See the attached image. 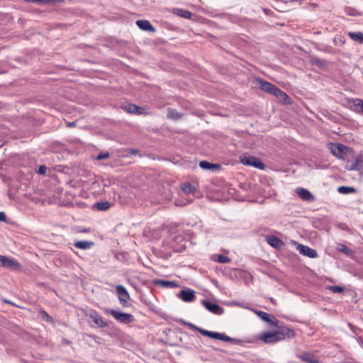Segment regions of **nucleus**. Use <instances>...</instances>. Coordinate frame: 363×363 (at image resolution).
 <instances>
[{
    "label": "nucleus",
    "instance_id": "1",
    "mask_svg": "<svg viewBox=\"0 0 363 363\" xmlns=\"http://www.w3.org/2000/svg\"><path fill=\"white\" fill-rule=\"evenodd\" d=\"M330 152L336 157L345 161L347 163L350 162V159L354 157V150L341 143H332L330 144Z\"/></svg>",
    "mask_w": 363,
    "mask_h": 363
},
{
    "label": "nucleus",
    "instance_id": "2",
    "mask_svg": "<svg viewBox=\"0 0 363 363\" xmlns=\"http://www.w3.org/2000/svg\"><path fill=\"white\" fill-rule=\"evenodd\" d=\"M187 326L194 330L198 331L199 333H201L202 335L211 337L212 339L218 340L227 342H231V343H238L239 342L238 340L230 337L228 335H226L225 333H220L218 332H213V331H209L205 329H203L201 328H199L198 326L195 325L194 324L191 323H189L187 324Z\"/></svg>",
    "mask_w": 363,
    "mask_h": 363
},
{
    "label": "nucleus",
    "instance_id": "3",
    "mask_svg": "<svg viewBox=\"0 0 363 363\" xmlns=\"http://www.w3.org/2000/svg\"><path fill=\"white\" fill-rule=\"evenodd\" d=\"M294 331L274 318V342L283 340L285 338H291L294 336Z\"/></svg>",
    "mask_w": 363,
    "mask_h": 363
},
{
    "label": "nucleus",
    "instance_id": "4",
    "mask_svg": "<svg viewBox=\"0 0 363 363\" xmlns=\"http://www.w3.org/2000/svg\"><path fill=\"white\" fill-rule=\"evenodd\" d=\"M106 311L108 314L111 315L120 323L129 324L135 321V318L132 314L114 309H106Z\"/></svg>",
    "mask_w": 363,
    "mask_h": 363
},
{
    "label": "nucleus",
    "instance_id": "5",
    "mask_svg": "<svg viewBox=\"0 0 363 363\" xmlns=\"http://www.w3.org/2000/svg\"><path fill=\"white\" fill-rule=\"evenodd\" d=\"M242 164L249 167H253L259 169H264L265 164L258 158L251 155H242L240 157Z\"/></svg>",
    "mask_w": 363,
    "mask_h": 363
},
{
    "label": "nucleus",
    "instance_id": "6",
    "mask_svg": "<svg viewBox=\"0 0 363 363\" xmlns=\"http://www.w3.org/2000/svg\"><path fill=\"white\" fill-rule=\"evenodd\" d=\"M0 267L11 270H18L21 268V264L13 258L0 255Z\"/></svg>",
    "mask_w": 363,
    "mask_h": 363
},
{
    "label": "nucleus",
    "instance_id": "7",
    "mask_svg": "<svg viewBox=\"0 0 363 363\" xmlns=\"http://www.w3.org/2000/svg\"><path fill=\"white\" fill-rule=\"evenodd\" d=\"M201 303L207 311L215 315H222L224 313V308L216 303H211L207 299H202Z\"/></svg>",
    "mask_w": 363,
    "mask_h": 363
},
{
    "label": "nucleus",
    "instance_id": "8",
    "mask_svg": "<svg viewBox=\"0 0 363 363\" xmlns=\"http://www.w3.org/2000/svg\"><path fill=\"white\" fill-rule=\"evenodd\" d=\"M345 167L350 171L362 169L363 167V155L359 154L358 156H355L354 155L353 158L350 159V162L346 164Z\"/></svg>",
    "mask_w": 363,
    "mask_h": 363
},
{
    "label": "nucleus",
    "instance_id": "9",
    "mask_svg": "<svg viewBox=\"0 0 363 363\" xmlns=\"http://www.w3.org/2000/svg\"><path fill=\"white\" fill-rule=\"evenodd\" d=\"M121 108L129 113L136 114V115H144L147 114L145 108L142 106H139L134 104H126L121 106Z\"/></svg>",
    "mask_w": 363,
    "mask_h": 363
},
{
    "label": "nucleus",
    "instance_id": "10",
    "mask_svg": "<svg viewBox=\"0 0 363 363\" xmlns=\"http://www.w3.org/2000/svg\"><path fill=\"white\" fill-rule=\"evenodd\" d=\"M116 291L118 295L120 303L123 307H126L128 306V300L130 299V295L127 289L123 285H117Z\"/></svg>",
    "mask_w": 363,
    "mask_h": 363
},
{
    "label": "nucleus",
    "instance_id": "11",
    "mask_svg": "<svg viewBox=\"0 0 363 363\" xmlns=\"http://www.w3.org/2000/svg\"><path fill=\"white\" fill-rule=\"evenodd\" d=\"M274 96H275L278 99L279 102L283 105L291 104V101L289 95L275 86H274Z\"/></svg>",
    "mask_w": 363,
    "mask_h": 363
},
{
    "label": "nucleus",
    "instance_id": "12",
    "mask_svg": "<svg viewBox=\"0 0 363 363\" xmlns=\"http://www.w3.org/2000/svg\"><path fill=\"white\" fill-rule=\"evenodd\" d=\"M296 249L301 255L310 258H316L318 256L315 250L301 244H298Z\"/></svg>",
    "mask_w": 363,
    "mask_h": 363
},
{
    "label": "nucleus",
    "instance_id": "13",
    "mask_svg": "<svg viewBox=\"0 0 363 363\" xmlns=\"http://www.w3.org/2000/svg\"><path fill=\"white\" fill-rule=\"evenodd\" d=\"M177 297L181 298L184 302H192L195 298V292L191 289H185L180 291L177 294Z\"/></svg>",
    "mask_w": 363,
    "mask_h": 363
},
{
    "label": "nucleus",
    "instance_id": "14",
    "mask_svg": "<svg viewBox=\"0 0 363 363\" xmlns=\"http://www.w3.org/2000/svg\"><path fill=\"white\" fill-rule=\"evenodd\" d=\"M199 167L204 170L214 172H219L221 170L222 167L220 164L211 163L206 160H202L199 162Z\"/></svg>",
    "mask_w": 363,
    "mask_h": 363
},
{
    "label": "nucleus",
    "instance_id": "15",
    "mask_svg": "<svg viewBox=\"0 0 363 363\" xmlns=\"http://www.w3.org/2000/svg\"><path fill=\"white\" fill-rule=\"evenodd\" d=\"M296 193L303 201H312L315 199L313 194L306 189L302 187L297 188Z\"/></svg>",
    "mask_w": 363,
    "mask_h": 363
},
{
    "label": "nucleus",
    "instance_id": "16",
    "mask_svg": "<svg viewBox=\"0 0 363 363\" xmlns=\"http://www.w3.org/2000/svg\"><path fill=\"white\" fill-rule=\"evenodd\" d=\"M257 233L261 236H264L265 240L267 243L272 247V234L270 233V230L266 227H260L257 230Z\"/></svg>",
    "mask_w": 363,
    "mask_h": 363
},
{
    "label": "nucleus",
    "instance_id": "17",
    "mask_svg": "<svg viewBox=\"0 0 363 363\" xmlns=\"http://www.w3.org/2000/svg\"><path fill=\"white\" fill-rule=\"evenodd\" d=\"M136 25L138 28L145 31L155 32V28L147 20H138Z\"/></svg>",
    "mask_w": 363,
    "mask_h": 363
},
{
    "label": "nucleus",
    "instance_id": "18",
    "mask_svg": "<svg viewBox=\"0 0 363 363\" xmlns=\"http://www.w3.org/2000/svg\"><path fill=\"white\" fill-rule=\"evenodd\" d=\"M297 357L306 363H319L318 359L311 353L303 352L297 354Z\"/></svg>",
    "mask_w": 363,
    "mask_h": 363
},
{
    "label": "nucleus",
    "instance_id": "19",
    "mask_svg": "<svg viewBox=\"0 0 363 363\" xmlns=\"http://www.w3.org/2000/svg\"><path fill=\"white\" fill-rule=\"evenodd\" d=\"M352 106L350 109L355 113H362L363 110V100L360 99H352L350 101Z\"/></svg>",
    "mask_w": 363,
    "mask_h": 363
},
{
    "label": "nucleus",
    "instance_id": "20",
    "mask_svg": "<svg viewBox=\"0 0 363 363\" xmlns=\"http://www.w3.org/2000/svg\"><path fill=\"white\" fill-rule=\"evenodd\" d=\"M89 317L98 327L106 328L108 326L107 323L104 321L102 317L96 311L92 312Z\"/></svg>",
    "mask_w": 363,
    "mask_h": 363
},
{
    "label": "nucleus",
    "instance_id": "21",
    "mask_svg": "<svg viewBox=\"0 0 363 363\" xmlns=\"http://www.w3.org/2000/svg\"><path fill=\"white\" fill-rule=\"evenodd\" d=\"M256 84L259 86L260 89L269 94H272V84L267 82L262 79H256Z\"/></svg>",
    "mask_w": 363,
    "mask_h": 363
},
{
    "label": "nucleus",
    "instance_id": "22",
    "mask_svg": "<svg viewBox=\"0 0 363 363\" xmlns=\"http://www.w3.org/2000/svg\"><path fill=\"white\" fill-rule=\"evenodd\" d=\"M172 13L186 19H190L193 16V13L191 11L179 8L172 9Z\"/></svg>",
    "mask_w": 363,
    "mask_h": 363
},
{
    "label": "nucleus",
    "instance_id": "23",
    "mask_svg": "<svg viewBox=\"0 0 363 363\" xmlns=\"http://www.w3.org/2000/svg\"><path fill=\"white\" fill-rule=\"evenodd\" d=\"M94 245V242L93 241L88 240H78L74 243V246L76 248L81 250H88L91 249Z\"/></svg>",
    "mask_w": 363,
    "mask_h": 363
},
{
    "label": "nucleus",
    "instance_id": "24",
    "mask_svg": "<svg viewBox=\"0 0 363 363\" xmlns=\"http://www.w3.org/2000/svg\"><path fill=\"white\" fill-rule=\"evenodd\" d=\"M111 205L112 203L107 201H99L93 205L92 209H96L99 211H107Z\"/></svg>",
    "mask_w": 363,
    "mask_h": 363
},
{
    "label": "nucleus",
    "instance_id": "25",
    "mask_svg": "<svg viewBox=\"0 0 363 363\" xmlns=\"http://www.w3.org/2000/svg\"><path fill=\"white\" fill-rule=\"evenodd\" d=\"M336 249L337 251L344 253L350 257H352L354 255V252L353 250L347 247L345 245L342 243H337Z\"/></svg>",
    "mask_w": 363,
    "mask_h": 363
},
{
    "label": "nucleus",
    "instance_id": "26",
    "mask_svg": "<svg viewBox=\"0 0 363 363\" xmlns=\"http://www.w3.org/2000/svg\"><path fill=\"white\" fill-rule=\"evenodd\" d=\"M257 339L262 341L264 343H272V330L262 333L261 334L259 335Z\"/></svg>",
    "mask_w": 363,
    "mask_h": 363
},
{
    "label": "nucleus",
    "instance_id": "27",
    "mask_svg": "<svg viewBox=\"0 0 363 363\" xmlns=\"http://www.w3.org/2000/svg\"><path fill=\"white\" fill-rule=\"evenodd\" d=\"M155 284H157V285H160L165 288H175V287L178 286V284L175 281L162 280V279L155 280Z\"/></svg>",
    "mask_w": 363,
    "mask_h": 363
},
{
    "label": "nucleus",
    "instance_id": "28",
    "mask_svg": "<svg viewBox=\"0 0 363 363\" xmlns=\"http://www.w3.org/2000/svg\"><path fill=\"white\" fill-rule=\"evenodd\" d=\"M181 189L185 194H194L196 191V186H193L190 182L182 184Z\"/></svg>",
    "mask_w": 363,
    "mask_h": 363
},
{
    "label": "nucleus",
    "instance_id": "29",
    "mask_svg": "<svg viewBox=\"0 0 363 363\" xmlns=\"http://www.w3.org/2000/svg\"><path fill=\"white\" fill-rule=\"evenodd\" d=\"M167 118L177 121L181 119V118L183 116V114L181 113H179L177 110L174 108H168L167 110Z\"/></svg>",
    "mask_w": 363,
    "mask_h": 363
},
{
    "label": "nucleus",
    "instance_id": "30",
    "mask_svg": "<svg viewBox=\"0 0 363 363\" xmlns=\"http://www.w3.org/2000/svg\"><path fill=\"white\" fill-rule=\"evenodd\" d=\"M350 38L356 42L363 44V33L362 32H350L348 33Z\"/></svg>",
    "mask_w": 363,
    "mask_h": 363
},
{
    "label": "nucleus",
    "instance_id": "31",
    "mask_svg": "<svg viewBox=\"0 0 363 363\" xmlns=\"http://www.w3.org/2000/svg\"><path fill=\"white\" fill-rule=\"evenodd\" d=\"M310 63L312 65H316L320 68L325 65V62L324 60L315 56H311L310 57Z\"/></svg>",
    "mask_w": 363,
    "mask_h": 363
},
{
    "label": "nucleus",
    "instance_id": "32",
    "mask_svg": "<svg viewBox=\"0 0 363 363\" xmlns=\"http://www.w3.org/2000/svg\"><path fill=\"white\" fill-rule=\"evenodd\" d=\"M337 191L342 194H350L356 192V189L352 186H340L337 188Z\"/></svg>",
    "mask_w": 363,
    "mask_h": 363
},
{
    "label": "nucleus",
    "instance_id": "33",
    "mask_svg": "<svg viewBox=\"0 0 363 363\" xmlns=\"http://www.w3.org/2000/svg\"><path fill=\"white\" fill-rule=\"evenodd\" d=\"M26 2H31L42 4H50L64 2V0H24Z\"/></svg>",
    "mask_w": 363,
    "mask_h": 363
},
{
    "label": "nucleus",
    "instance_id": "34",
    "mask_svg": "<svg viewBox=\"0 0 363 363\" xmlns=\"http://www.w3.org/2000/svg\"><path fill=\"white\" fill-rule=\"evenodd\" d=\"M256 313L262 320L272 325V319L269 317V315L267 313L262 311H259Z\"/></svg>",
    "mask_w": 363,
    "mask_h": 363
},
{
    "label": "nucleus",
    "instance_id": "35",
    "mask_svg": "<svg viewBox=\"0 0 363 363\" xmlns=\"http://www.w3.org/2000/svg\"><path fill=\"white\" fill-rule=\"evenodd\" d=\"M38 313L39 316L47 323H52L54 322L52 318L45 310H40Z\"/></svg>",
    "mask_w": 363,
    "mask_h": 363
},
{
    "label": "nucleus",
    "instance_id": "36",
    "mask_svg": "<svg viewBox=\"0 0 363 363\" xmlns=\"http://www.w3.org/2000/svg\"><path fill=\"white\" fill-rule=\"evenodd\" d=\"M327 289L335 294H340L345 291V288L341 286H328Z\"/></svg>",
    "mask_w": 363,
    "mask_h": 363
},
{
    "label": "nucleus",
    "instance_id": "37",
    "mask_svg": "<svg viewBox=\"0 0 363 363\" xmlns=\"http://www.w3.org/2000/svg\"><path fill=\"white\" fill-rule=\"evenodd\" d=\"M284 245V242L277 236L274 235L273 238V246L274 248L281 249Z\"/></svg>",
    "mask_w": 363,
    "mask_h": 363
},
{
    "label": "nucleus",
    "instance_id": "38",
    "mask_svg": "<svg viewBox=\"0 0 363 363\" xmlns=\"http://www.w3.org/2000/svg\"><path fill=\"white\" fill-rule=\"evenodd\" d=\"M248 139H250V140L245 143V146L247 148H249L251 150L255 149L257 147L258 144L257 143H255V140H252V138H248Z\"/></svg>",
    "mask_w": 363,
    "mask_h": 363
},
{
    "label": "nucleus",
    "instance_id": "39",
    "mask_svg": "<svg viewBox=\"0 0 363 363\" xmlns=\"http://www.w3.org/2000/svg\"><path fill=\"white\" fill-rule=\"evenodd\" d=\"M345 12L347 15L351 16H357L360 15V13L356 9L352 7H346Z\"/></svg>",
    "mask_w": 363,
    "mask_h": 363
},
{
    "label": "nucleus",
    "instance_id": "40",
    "mask_svg": "<svg viewBox=\"0 0 363 363\" xmlns=\"http://www.w3.org/2000/svg\"><path fill=\"white\" fill-rule=\"evenodd\" d=\"M217 261L220 263L225 264V263H228L230 261V259L227 256H225L223 255H219L218 257Z\"/></svg>",
    "mask_w": 363,
    "mask_h": 363
},
{
    "label": "nucleus",
    "instance_id": "41",
    "mask_svg": "<svg viewBox=\"0 0 363 363\" xmlns=\"http://www.w3.org/2000/svg\"><path fill=\"white\" fill-rule=\"evenodd\" d=\"M110 157V154L109 152H100L97 155L96 159L97 160H104V159H107Z\"/></svg>",
    "mask_w": 363,
    "mask_h": 363
},
{
    "label": "nucleus",
    "instance_id": "42",
    "mask_svg": "<svg viewBox=\"0 0 363 363\" xmlns=\"http://www.w3.org/2000/svg\"><path fill=\"white\" fill-rule=\"evenodd\" d=\"M47 169H48V167L45 166V165H40L39 167H38V169L37 171V172L39 174H45L47 172Z\"/></svg>",
    "mask_w": 363,
    "mask_h": 363
},
{
    "label": "nucleus",
    "instance_id": "43",
    "mask_svg": "<svg viewBox=\"0 0 363 363\" xmlns=\"http://www.w3.org/2000/svg\"><path fill=\"white\" fill-rule=\"evenodd\" d=\"M128 153L131 155H137L139 154V150L135 148H130L128 150Z\"/></svg>",
    "mask_w": 363,
    "mask_h": 363
},
{
    "label": "nucleus",
    "instance_id": "44",
    "mask_svg": "<svg viewBox=\"0 0 363 363\" xmlns=\"http://www.w3.org/2000/svg\"><path fill=\"white\" fill-rule=\"evenodd\" d=\"M0 221H6V215L4 212H0Z\"/></svg>",
    "mask_w": 363,
    "mask_h": 363
},
{
    "label": "nucleus",
    "instance_id": "45",
    "mask_svg": "<svg viewBox=\"0 0 363 363\" xmlns=\"http://www.w3.org/2000/svg\"><path fill=\"white\" fill-rule=\"evenodd\" d=\"M177 322L182 324L183 325H186V326H187V324H189V322L185 321L183 319H179V320H177Z\"/></svg>",
    "mask_w": 363,
    "mask_h": 363
},
{
    "label": "nucleus",
    "instance_id": "46",
    "mask_svg": "<svg viewBox=\"0 0 363 363\" xmlns=\"http://www.w3.org/2000/svg\"><path fill=\"white\" fill-rule=\"evenodd\" d=\"M4 302H5V303H8V304H10V305H11V306H16V305H15L12 301H9V300H6V299H4Z\"/></svg>",
    "mask_w": 363,
    "mask_h": 363
},
{
    "label": "nucleus",
    "instance_id": "47",
    "mask_svg": "<svg viewBox=\"0 0 363 363\" xmlns=\"http://www.w3.org/2000/svg\"><path fill=\"white\" fill-rule=\"evenodd\" d=\"M80 232H82V233H87V232H89V230L87 229V228H85V229H83V230H80Z\"/></svg>",
    "mask_w": 363,
    "mask_h": 363
},
{
    "label": "nucleus",
    "instance_id": "48",
    "mask_svg": "<svg viewBox=\"0 0 363 363\" xmlns=\"http://www.w3.org/2000/svg\"><path fill=\"white\" fill-rule=\"evenodd\" d=\"M264 12H265L266 13H268V12H269V11H270V10H269V9H264Z\"/></svg>",
    "mask_w": 363,
    "mask_h": 363
},
{
    "label": "nucleus",
    "instance_id": "49",
    "mask_svg": "<svg viewBox=\"0 0 363 363\" xmlns=\"http://www.w3.org/2000/svg\"><path fill=\"white\" fill-rule=\"evenodd\" d=\"M274 9L275 10H277V11H281V9H278V8L275 7L274 6Z\"/></svg>",
    "mask_w": 363,
    "mask_h": 363
},
{
    "label": "nucleus",
    "instance_id": "50",
    "mask_svg": "<svg viewBox=\"0 0 363 363\" xmlns=\"http://www.w3.org/2000/svg\"><path fill=\"white\" fill-rule=\"evenodd\" d=\"M74 123H69V126H74Z\"/></svg>",
    "mask_w": 363,
    "mask_h": 363
},
{
    "label": "nucleus",
    "instance_id": "51",
    "mask_svg": "<svg viewBox=\"0 0 363 363\" xmlns=\"http://www.w3.org/2000/svg\"><path fill=\"white\" fill-rule=\"evenodd\" d=\"M275 1L278 2L279 0H274Z\"/></svg>",
    "mask_w": 363,
    "mask_h": 363
},
{
    "label": "nucleus",
    "instance_id": "52",
    "mask_svg": "<svg viewBox=\"0 0 363 363\" xmlns=\"http://www.w3.org/2000/svg\"><path fill=\"white\" fill-rule=\"evenodd\" d=\"M362 113H363V109H362Z\"/></svg>",
    "mask_w": 363,
    "mask_h": 363
}]
</instances>
